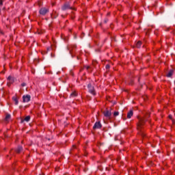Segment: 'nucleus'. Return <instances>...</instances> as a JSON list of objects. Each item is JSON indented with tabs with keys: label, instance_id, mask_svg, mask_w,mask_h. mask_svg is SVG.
Instances as JSON below:
<instances>
[{
	"label": "nucleus",
	"instance_id": "f257e3e1",
	"mask_svg": "<svg viewBox=\"0 0 175 175\" xmlns=\"http://www.w3.org/2000/svg\"><path fill=\"white\" fill-rule=\"evenodd\" d=\"M144 122H146V119L144 118L139 119V122L137 123V128L138 131H139L141 133V136H142V137H144V136H146V134L144 133V132L142 131V128H143V126L144 125Z\"/></svg>",
	"mask_w": 175,
	"mask_h": 175
},
{
	"label": "nucleus",
	"instance_id": "f03ea898",
	"mask_svg": "<svg viewBox=\"0 0 175 175\" xmlns=\"http://www.w3.org/2000/svg\"><path fill=\"white\" fill-rule=\"evenodd\" d=\"M40 14H41L42 16H46V14H47V13H49V8H42L40 11Z\"/></svg>",
	"mask_w": 175,
	"mask_h": 175
},
{
	"label": "nucleus",
	"instance_id": "7ed1b4c3",
	"mask_svg": "<svg viewBox=\"0 0 175 175\" xmlns=\"http://www.w3.org/2000/svg\"><path fill=\"white\" fill-rule=\"evenodd\" d=\"M88 88L89 89V92H90V94H92V95H96V93L95 92V89H94V87H92V85H91V83H89L88 85Z\"/></svg>",
	"mask_w": 175,
	"mask_h": 175
},
{
	"label": "nucleus",
	"instance_id": "20e7f679",
	"mask_svg": "<svg viewBox=\"0 0 175 175\" xmlns=\"http://www.w3.org/2000/svg\"><path fill=\"white\" fill-rule=\"evenodd\" d=\"M13 83H14V79H13V77H12V76H9L8 77V83H7L8 87H10V85H12Z\"/></svg>",
	"mask_w": 175,
	"mask_h": 175
},
{
	"label": "nucleus",
	"instance_id": "39448f33",
	"mask_svg": "<svg viewBox=\"0 0 175 175\" xmlns=\"http://www.w3.org/2000/svg\"><path fill=\"white\" fill-rule=\"evenodd\" d=\"M23 102L28 103L31 100V96L29 94H27L23 96Z\"/></svg>",
	"mask_w": 175,
	"mask_h": 175
},
{
	"label": "nucleus",
	"instance_id": "423d86ee",
	"mask_svg": "<svg viewBox=\"0 0 175 175\" xmlns=\"http://www.w3.org/2000/svg\"><path fill=\"white\" fill-rule=\"evenodd\" d=\"M101 128H102V124H100V122H96L93 126L94 129H100Z\"/></svg>",
	"mask_w": 175,
	"mask_h": 175
},
{
	"label": "nucleus",
	"instance_id": "0eeeda50",
	"mask_svg": "<svg viewBox=\"0 0 175 175\" xmlns=\"http://www.w3.org/2000/svg\"><path fill=\"white\" fill-rule=\"evenodd\" d=\"M68 49L70 51V53L72 55V54H73V51H75V49H76V45H72V44L69 45L68 46Z\"/></svg>",
	"mask_w": 175,
	"mask_h": 175
},
{
	"label": "nucleus",
	"instance_id": "6e6552de",
	"mask_svg": "<svg viewBox=\"0 0 175 175\" xmlns=\"http://www.w3.org/2000/svg\"><path fill=\"white\" fill-rule=\"evenodd\" d=\"M103 114L105 117H107V118H110L111 117V111L107 110L103 112Z\"/></svg>",
	"mask_w": 175,
	"mask_h": 175
},
{
	"label": "nucleus",
	"instance_id": "1a4fd4ad",
	"mask_svg": "<svg viewBox=\"0 0 175 175\" xmlns=\"http://www.w3.org/2000/svg\"><path fill=\"white\" fill-rule=\"evenodd\" d=\"M68 9H72V8H70V5L68 3L64 4L62 7V10H68Z\"/></svg>",
	"mask_w": 175,
	"mask_h": 175
},
{
	"label": "nucleus",
	"instance_id": "9d476101",
	"mask_svg": "<svg viewBox=\"0 0 175 175\" xmlns=\"http://www.w3.org/2000/svg\"><path fill=\"white\" fill-rule=\"evenodd\" d=\"M12 100H14V102H15V105H18V97H17V96H13Z\"/></svg>",
	"mask_w": 175,
	"mask_h": 175
},
{
	"label": "nucleus",
	"instance_id": "9b49d317",
	"mask_svg": "<svg viewBox=\"0 0 175 175\" xmlns=\"http://www.w3.org/2000/svg\"><path fill=\"white\" fill-rule=\"evenodd\" d=\"M29 120H31V116H27L24 118V120H21V122H24V121H26V122H29Z\"/></svg>",
	"mask_w": 175,
	"mask_h": 175
},
{
	"label": "nucleus",
	"instance_id": "f8f14e48",
	"mask_svg": "<svg viewBox=\"0 0 175 175\" xmlns=\"http://www.w3.org/2000/svg\"><path fill=\"white\" fill-rule=\"evenodd\" d=\"M132 116H133V111H130L127 113V118H132Z\"/></svg>",
	"mask_w": 175,
	"mask_h": 175
},
{
	"label": "nucleus",
	"instance_id": "ddd939ff",
	"mask_svg": "<svg viewBox=\"0 0 175 175\" xmlns=\"http://www.w3.org/2000/svg\"><path fill=\"white\" fill-rule=\"evenodd\" d=\"M174 72V70H170L168 73L167 74V77H172V76H173V72Z\"/></svg>",
	"mask_w": 175,
	"mask_h": 175
},
{
	"label": "nucleus",
	"instance_id": "4468645a",
	"mask_svg": "<svg viewBox=\"0 0 175 175\" xmlns=\"http://www.w3.org/2000/svg\"><path fill=\"white\" fill-rule=\"evenodd\" d=\"M84 69H85L88 72H92V68H91V66H84Z\"/></svg>",
	"mask_w": 175,
	"mask_h": 175
},
{
	"label": "nucleus",
	"instance_id": "2eb2a0df",
	"mask_svg": "<svg viewBox=\"0 0 175 175\" xmlns=\"http://www.w3.org/2000/svg\"><path fill=\"white\" fill-rule=\"evenodd\" d=\"M21 151H23V147L18 146V148L16 149V152L18 154H20V152H21Z\"/></svg>",
	"mask_w": 175,
	"mask_h": 175
},
{
	"label": "nucleus",
	"instance_id": "dca6fc26",
	"mask_svg": "<svg viewBox=\"0 0 175 175\" xmlns=\"http://www.w3.org/2000/svg\"><path fill=\"white\" fill-rule=\"evenodd\" d=\"M136 47L137 49H140V47H142V42L141 41H138L137 43H136Z\"/></svg>",
	"mask_w": 175,
	"mask_h": 175
},
{
	"label": "nucleus",
	"instance_id": "f3484780",
	"mask_svg": "<svg viewBox=\"0 0 175 175\" xmlns=\"http://www.w3.org/2000/svg\"><path fill=\"white\" fill-rule=\"evenodd\" d=\"M9 120H10V115L7 114L5 118V121H6V122H9Z\"/></svg>",
	"mask_w": 175,
	"mask_h": 175
},
{
	"label": "nucleus",
	"instance_id": "a211bd4d",
	"mask_svg": "<svg viewBox=\"0 0 175 175\" xmlns=\"http://www.w3.org/2000/svg\"><path fill=\"white\" fill-rule=\"evenodd\" d=\"M75 96H77V92H73L72 93H71V94H70L71 98H75Z\"/></svg>",
	"mask_w": 175,
	"mask_h": 175
},
{
	"label": "nucleus",
	"instance_id": "6ab92c4d",
	"mask_svg": "<svg viewBox=\"0 0 175 175\" xmlns=\"http://www.w3.org/2000/svg\"><path fill=\"white\" fill-rule=\"evenodd\" d=\"M118 114H120V113H119L118 111H115V112L113 113V116H114L115 117H117V116H118Z\"/></svg>",
	"mask_w": 175,
	"mask_h": 175
},
{
	"label": "nucleus",
	"instance_id": "aec40b11",
	"mask_svg": "<svg viewBox=\"0 0 175 175\" xmlns=\"http://www.w3.org/2000/svg\"><path fill=\"white\" fill-rule=\"evenodd\" d=\"M105 68H106V69H110V65L107 64V65L105 66Z\"/></svg>",
	"mask_w": 175,
	"mask_h": 175
},
{
	"label": "nucleus",
	"instance_id": "412c9836",
	"mask_svg": "<svg viewBox=\"0 0 175 175\" xmlns=\"http://www.w3.org/2000/svg\"><path fill=\"white\" fill-rule=\"evenodd\" d=\"M3 5V0H0V6H2Z\"/></svg>",
	"mask_w": 175,
	"mask_h": 175
},
{
	"label": "nucleus",
	"instance_id": "4be33fe9",
	"mask_svg": "<svg viewBox=\"0 0 175 175\" xmlns=\"http://www.w3.org/2000/svg\"><path fill=\"white\" fill-rule=\"evenodd\" d=\"M25 85H27V83H23L21 84V87H25Z\"/></svg>",
	"mask_w": 175,
	"mask_h": 175
},
{
	"label": "nucleus",
	"instance_id": "5701e85b",
	"mask_svg": "<svg viewBox=\"0 0 175 175\" xmlns=\"http://www.w3.org/2000/svg\"><path fill=\"white\" fill-rule=\"evenodd\" d=\"M169 117H170V118H171V116H170Z\"/></svg>",
	"mask_w": 175,
	"mask_h": 175
},
{
	"label": "nucleus",
	"instance_id": "b1692460",
	"mask_svg": "<svg viewBox=\"0 0 175 175\" xmlns=\"http://www.w3.org/2000/svg\"><path fill=\"white\" fill-rule=\"evenodd\" d=\"M0 13H1V9H0Z\"/></svg>",
	"mask_w": 175,
	"mask_h": 175
}]
</instances>
